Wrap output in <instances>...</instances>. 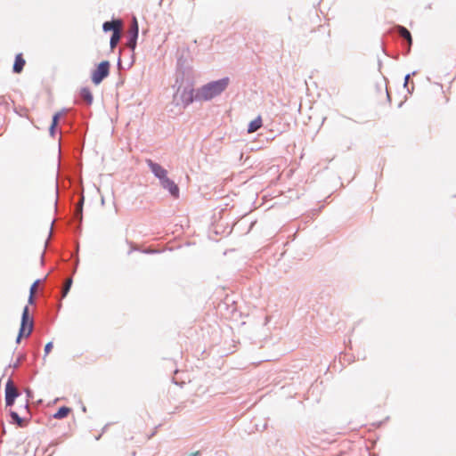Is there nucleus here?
I'll use <instances>...</instances> for the list:
<instances>
[{
  "label": "nucleus",
  "instance_id": "obj_1",
  "mask_svg": "<svg viewBox=\"0 0 456 456\" xmlns=\"http://www.w3.org/2000/svg\"><path fill=\"white\" fill-rule=\"evenodd\" d=\"M229 84V77L209 82L198 90L196 97L202 101H209L220 95L228 87Z\"/></svg>",
  "mask_w": 456,
  "mask_h": 456
},
{
  "label": "nucleus",
  "instance_id": "obj_2",
  "mask_svg": "<svg viewBox=\"0 0 456 456\" xmlns=\"http://www.w3.org/2000/svg\"><path fill=\"white\" fill-rule=\"evenodd\" d=\"M33 330V320L28 315V307L25 306L22 312L21 323L17 338L19 343L22 337H28Z\"/></svg>",
  "mask_w": 456,
  "mask_h": 456
},
{
  "label": "nucleus",
  "instance_id": "obj_3",
  "mask_svg": "<svg viewBox=\"0 0 456 456\" xmlns=\"http://www.w3.org/2000/svg\"><path fill=\"white\" fill-rule=\"evenodd\" d=\"M110 64L108 61H102L96 69L92 72V82L99 85L110 74Z\"/></svg>",
  "mask_w": 456,
  "mask_h": 456
},
{
  "label": "nucleus",
  "instance_id": "obj_4",
  "mask_svg": "<svg viewBox=\"0 0 456 456\" xmlns=\"http://www.w3.org/2000/svg\"><path fill=\"white\" fill-rule=\"evenodd\" d=\"M19 393L12 380H8L5 386V403L7 406L13 404L15 398Z\"/></svg>",
  "mask_w": 456,
  "mask_h": 456
},
{
  "label": "nucleus",
  "instance_id": "obj_5",
  "mask_svg": "<svg viewBox=\"0 0 456 456\" xmlns=\"http://www.w3.org/2000/svg\"><path fill=\"white\" fill-rule=\"evenodd\" d=\"M147 164L151 168V172L160 180L162 181L166 177H167V172L165 168H163L159 164L153 162L151 159L147 160Z\"/></svg>",
  "mask_w": 456,
  "mask_h": 456
},
{
  "label": "nucleus",
  "instance_id": "obj_6",
  "mask_svg": "<svg viewBox=\"0 0 456 456\" xmlns=\"http://www.w3.org/2000/svg\"><path fill=\"white\" fill-rule=\"evenodd\" d=\"M161 185L163 188L168 190V191L174 196L178 197L179 194V189L177 185L170 180L168 177H166L162 181H160Z\"/></svg>",
  "mask_w": 456,
  "mask_h": 456
},
{
  "label": "nucleus",
  "instance_id": "obj_7",
  "mask_svg": "<svg viewBox=\"0 0 456 456\" xmlns=\"http://www.w3.org/2000/svg\"><path fill=\"white\" fill-rule=\"evenodd\" d=\"M26 61L22 56V53H18L15 56V61L12 67L13 72L17 74L20 73L23 70Z\"/></svg>",
  "mask_w": 456,
  "mask_h": 456
},
{
  "label": "nucleus",
  "instance_id": "obj_8",
  "mask_svg": "<svg viewBox=\"0 0 456 456\" xmlns=\"http://www.w3.org/2000/svg\"><path fill=\"white\" fill-rule=\"evenodd\" d=\"M103 30L104 31H110L112 30L113 32L117 29H122V21L120 20H115L112 21H106L103 23Z\"/></svg>",
  "mask_w": 456,
  "mask_h": 456
},
{
  "label": "nucleus",
  "instance_id": "obj_9",
  "mask_svg": "<svg viewBox=\"0 0 456 456\" xmlns=\"http://www.w3.org/2000/svg\"><path fill=\"white\" fill-rule=\"evenodd\" d=\"M263 126V120L260 116L252 120L248 126V133L252 134L261 128Z\"/></svg>",
  "mask_w": 456,
  "mask_h": 456
},
{
  "label": "nucleus",
  "instance_id": "obj_10",
  "mask_svg": "<svg viewBox=\"0 0 456 456\" xmlns=\"http://www.w3.org/2000/svg\"><path fill=\"white\" fill-rule=\"evenodd\" d=\"M81 98L88 104H92L93 102V94L89 88L84 87L80 90Z\"/></svg>",
  "mask_w": 456,
  "mask_h": 456
},
{
  "label": "nucleus",
  "instance_id": "obj_11",
  "mask_svg": "<svg viewBox=\"0 0 456 456\" xmlns=\"http://www.w3.org/2000/svg\"><path fill=\"white\" fill-rule=\"evenodd\" d=\"M71 412V408L67 406L61 407L54 414L53 418L57 419H61L66 418Z\"/></svg>",
  "mask_w": 456,
  "mask_h": 456
},
{
  "label": "nucleus",
  "instance_id": "obj_12",
  "mask_svg": "<svg viewBox=\"0 0 456 456\" xmlns=\"http://www.w3.org/2000/svg\"><path fill=\"white\" fill-rule=\"evenodd\" d=\"M120 37H121V29H117L116 31H114L112 33V36L110 37V48L112 50L117 46V45L120 39Z\"/></svg>",
  "mask_w": 456,
  "mask_h": 456
},
{
  "label": "nucleus",
  "instance_id": "obj_13",
  "mask_svg": "<svg viewBox=\"0 0 456 456\" xmlns=\"http://www.w3.org/2000/svg\"><path fill=\"white\" fill-rule=\"evenodd\" d=\"M398 32H399V35L402 37L405 38L410 45L411 44V41H412L410 31L407 28L400 26V27H398Z\"/></svg>",
  "mask_w": 456,
  "mask_h": 456
},
{
  "label": "nucleus",
  "instance_id": "obj_14",
  "mask_svg": "<svg viewBox=\"0 0 456 456\" xmlns=\"http://www.w3.org/2000/svg\"><path fill=\"white\" fill-rule=\"evenodd\" d=\"M60 117H61V113L60 112L55 113L53 115V121H52V124H51V126H50V134L53 136L54 135V129H55V127L58 125Z\"/></svg>",
  "mask_w": 456,
  "mask_h": 456
},
{
  "label": "nucleus",
  "instance_id": "obj_15",
  "mask_svg": "<svg viewBox=\"0 0 456 456\" xmlns=\"http://www.w3.org/2000/svg\"><path fill=\"white\" fill-rule=\"evenodd\" d=\"M71 285H72V280L69 278L66 281L63 289H62V297H66V295L68 294Z\"/></svg>",
  "mask_w": 456,
  "mask_h": 456
},
{
  "label": "nucleus",
  "instance_id": "obj_16",
  "mask_svg": "<svg viewBox=\"0 0 456 456\" xmlns=\"http://www.w3.org/2000/svg\"><path fill=\"white\" fill-rule=\"evenodd\" d=\"M130 33L134 37H138V24L136 19H134L133 26L130 29Z\"/></svg>",
  "mask_w": 456,
  "mask_h": 456
},
{
  "label": "nucleus",
  "instance_id": "obj_17",
  "mask_svg": "<svg viewBox=\"0 0 456 456\" xmlns=\"http://www.w3.org/2000/svg\"><path fill=\"white\" fill-rule=\"evenodd\" d=\"M11 416L13 420L16 421V423L22 427L23 426V419L21 418H20V416L18 415V413H16L15 411H12L11 412Z\"/></svg>",
  "mask_w": 456,
  "mask_h": 456
},
{
  "label": "nucleus",
  "instance_id": "obj_18",
  "mask_svg": "<svg viewBox=\"0 0 456 456\" xmlns=\"http://www.w3.org/2000/svg\"><path fill=\"white\" fill-rule=\"evenodd\" d=\"M39 282H40L39 280H37L36 281H34V283L30 287V290H29L30 294H36L37 287L39 285Z\"/></svg>",
  "mask_w": 456,
  "mask_h": 456
},
{
  "label": "nucleus",
  "instance_id": "obj_19",
  "mask_svg": "<svg viewBox=\"0 0 456 456\" xmlns=\"http://www.w3.org/2000/svg\"><path fill=\"white\" fill-rule=\"evenodd\" d=\"M136 39H137V37H134L133 36H131L130 40L127 42V46L130 47L131 49H134V47L136 45Z\"/></svg>",
  "mask_w": 456,
  "mask_h": 456
},
{
  "label": "nucleus",
  "instance_id": "obj_20",
  "mask_svg": "<svg viewBox=\"0 0 456 456\" xmlns=\"http://www.w3.org/2000/svg\"><path fill=\"white\" fill-rule=\"evenodd\" d=\"M52 348H53L52 342H49L45 345V356L51 352Z\"/></svg>",
  "mask_w": 456,
  "mask_h": 456
},
{
  "label": "nucleus",
  "instance_id": "obj_21",
  "mask_svg": "<svg viewBox=\"0 0 456 456\" xmlns=\"http://www.w3.org/2000/svg\"><path fill=\"white\" fill-rule=\"evenodd\" d=\"M34 296H35V294H30L29 293V297H28V303L29 304H33L34 303Z\"/></svg>",
  "mask_w": 456,
  "mask_h": 456
},
{
  "label": "nucleus",
  "instance_id": "obj_22",
  "mask_svg": "<svg viewBox=\"0 0 456 456\" xmlns=\"http://www.w3.org/2000/svg\"><path fill=\"white\" fill-rule=\"evenodd\" d=\"M192 102V97H191V94L188 102Z\"/></svg>",
  "mask_w": 456,
  "mask_h": 456
},
{
  "label": "nucleus",
  "instance_id": "obj_23",
  "mask_svg": "<svg viewBox=\"0 0 456 456\" xmlns=\"http://www.w3.org/2000/svg\"><path fill=\"white\" fill-rule=\"evenodd\" d=\"M408 79H409V75H407V76L405 77V84L408 82Z\"/></svg>",
  "mask_w": 456,
  "mask_h": 456
},
{
  "label": "nucleus",
  "instance_id": "obj_24",
  "mask_svg": "<svg viewBox=\"0 0 456 456\" xmlns=\"http://www.w3.org/2000/svg\"><path fill=\"white\" fill-rule=\"evenodd\" d=\"M200 454L199 452H196L195 453H193L194 456H198Z\"/></svg>",
  "mask_w": 456,
  "mask_h": 456
}]
</instances>
